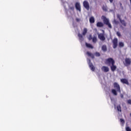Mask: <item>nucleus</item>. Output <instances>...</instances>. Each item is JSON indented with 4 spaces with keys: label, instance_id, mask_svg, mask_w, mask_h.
Instances as JSON below:
<instances>
[{
    "label": "nucleus",
    "instance_id": "nucleus-10",
    "mask_svg": "<svg viewBox=\"0 0 131 131\" xmlns=\"http://www.w3.org/2000/svg\"><path fill=\"white\" fill-rule=\"evenodd\" d=\"M101 70L102 71H103V72H108L109 68H108V67L103 66L101 68Z\"/></svg>",
    "mask_w": 131,
    "mask_h": 131
},
{
    "label": "nucleus",
    "instance_id": "nucleus-7",
    "mask_svg": "<svg viewBox=\"0 0 131 131\" xmlns=\"http://www.w3.org/2000/svg\"><path fill=\"white\" fill-rule=\"evenodd\" d=\"M121 82L122 83H124L125 84H127V85H129V83L128 82V80L125 78H122L120 79Z\"/></svg>",
    "mask_w": 131,
    "mask_h": 131
},
{
    "label": "nucleus",
    "instance_id": "nucleus-29",
    "mask_svg": "<svg viewBox=\"0 0 131 131\" xmlns=\"http://www.w3.org/2000/svg\"><path fill=\"white\" fill-rule=\"evenodd\" d=\"M95 55H96V57H100V54L99 52H96L95 53Z\"/></svg>",
    "mask_w": 131,
    "mask_h": 131
},
{
    "label": "nucleus",
    "instance_id": "nucleus-35",
    "mask_svg": "<svg viewBox=\"0 0 131 131\" xmlns=\"http://www.w3.org/2000/svg\"><path fill=\"white\" fill-rule=\"evenodd\" d=\"M120 97H121L122 99H123V94H121V95H120Z\"/></svg>",
    "mask_w": 131,
    "mask_h": 131
},
{
    "label": "nucleus",
    "instance_id": "nucleus-14",
    "mask_svg": "<svg viewBox=\"0 0 131 131\" xmlns=\"http://www.w3.org/2000/svg\"><path fill=\"white\" fill-rule=\"evenodd\" d=\"M88 56H89V57H91V58H92V59H94V58H95V56H94V54H93V53L90 52H87L86 53Z\"/></svg>",
    "mask_w": 131,
    "mask_h": 131
},
{
    "label": "nucleus",
    "instance_id": "nucleus-28",
    "mask_svg": "<svg viewBox=\"0 0 131 131\" xmlns=\"http://www.w3.org/2000/svg\"><path fill=\"white\" fill-rule=\"evenodd\" d=\"M126 131H131V128L129 126H127L126 127Z\"/></svg>",
    "mask_w": 131,
    "mask_h": 131
},
{
    "label": "nucleus",
    "instance_id": "nucleus-22",
    "mask_svg": "<svg viewBox=\"0 0 131 131\" xmlns=\"http://www.w3.org/2000/svg\"><path fill=\"white\" fill-rule=\"evenodd\" d=\"M119 46L120 47V48H123V47H124V43L122 42H119Z\"/></svg>",
    "mask_w": 131,
    "mask_h": 131
},
{
    "label": "nucleus",
    "instance_id": "nucleus-26",
    "mask_svg": "<svg viewBox=\"0 0 131 131\" xmlns=\"http://www.w3.org/2000/svg\"><path fill=\"white\" fill-rule=\"evenodd\" d=\"M120 122L122 123V124H124L125 123V121L123 120V119H120Z\"/></svg>",
    "mask_w": 131,
    "mask_h": 131
},
{
    "label": "nucleus",
    "instance_id": "nucleus-27",
    "mask_svg": "<svg viewBox=\"0 0 131 131\" xmlns=\"http://www.w3.org/2000/svg\"><path fill=\"white\" fill-rule=\"evenodd\" d=\"M117 17L119 19V21L121 20V16L120 14H117Z\"/></svg>",
    "mask_w": 131,
    "mask_h": 131
},
{
    "label": "nucleus",
    "instance_id": "nucleus-5",
    "mask_svg": "<svg viewBox=\"0 0 131 131\" xmlns=\"http://www.w3.org/2000/svg\"><path fill=\"white\" fill-rule=\"evenodd\" d=\"M131 64V59L129 58H126L125 59V63H124V64L125 66H129Z\"/></svg>",
    "mask_w": 131,
    "mask_h": 131
},
{
    "label": "nucleus",
    "instance_id": "nucleus-1",
    "mask_svg": "<svg viewBox=\"0 0 131 131\" xmlns=\"http://www.w3.org/2000/svg\"><path fill=\"white\" fill-rule=\"evenodd\" d=\"M105 64L110 66L111 71L114 72L117 68V67L115 66V60L112 58H108L105 60Z\"/></svg>",
    "mask_w": 131,
    "mask_h": 131
},
{
    "label": "nucleus",
    "instance_id": "nucleus-12",
    "mask_svg": "<svg viewBox=\"0 0 131 131\" xmlns=\"http://www.w3.org/2000/svg\"><path fill=\"white\" fill-rule=\"evenodd\" d=\"M89 67L91 69V70H92V71H95V67L94 66L93 63H89Z\"/></svg>",
    "mask_w": 131,
    "mask_h": 131
},
{
    "label": "nucleus",
    "instance_id": "nucleus-30",
    "mask_svg": "<svg viewBox=\"0 0 131 131\" xmlns=\"http://www.w3.org/2000/svg\"><path fill=\"white\" fill-rule=\"evenodd\" d=\"M127 103L131 105V100L130 99L127 100Z\"/></svg>",
    "mask_w": 131,
    "mask_h": 131
},
{
    "label": "nucleus",
    "instance_id": "nucleus-18",
    "mask_svg": "<svg viewBox=\"0 0 131 131\" xmlns=\"http://www.w3.org/2000/svg\"><path fill=\"white\" fill-rule=\"evenodd\" d=\"M85 46L87 48H89V49H94V47L92 46V45L88 43H85Z\"/></svg>",
    "mask_w": 131,
    "mask_h": 131
},
{
    "label": "nucleus",
    "instance_id": "nucleus-23",
    "mask_svg": "<svg viewBox=\"0 0 131 131\" xmlns=\"http://www.w3.org/2000/svg\"><path fill=\"white\" fill-rule=\"evenodd\" d=\"M117 109L118 111H119V112H121V106H120V105L117 106Z\"/></svg>",
    "mask_w": 131,
    "mask_h": 131
},
{
    "label": "nucleus",
    "instance_id": "nucleus-20",
    "mask_svg": "<svg viewBox=\"0 0 131 131\" xmlns=\"http://www.w3.org/2000/svg\"><path fill=\"white\" fill-rule=\"evenodd\" d=\"M102 50L103 52H106L107 51V46L106 45H103L102 47Z\"/></svg>",
    "mask_w": 131,
    "mask_h": 131
},
{
    "label": "nucleus",
    "instance_id": "nucleus-32",
    "mask_svg": "<svg viewBox=\"0 0 131 131\" xmlns=\"http://www.w3.org/2000/svg\"><path fill=\"white\" fill-rule=\"evenodd\" d=\"M76 22H79V21H80V19L77 18H76Z\"/></svg>",
    "mask_w": 131,
    "mask_h": 131
},
{
    "label": "nucleus",
    "instance_id": "nucleus-16",
    "mask_svg": "<svg viewBox=\"0 0 131 131\" xmlns=\"http://www.w3.org/2000/svg\"><path fill=\"white\" fill-rule=\"evenodd\" d=\"M86 33H88V29H86V28H84L83 29L82 34L84 36Z\"/></svg>",
    "mask_w": 131,
    "mask_h": 131
},
{
    "label": "nucleus",
    "instance_id": "nucleus-6",
    "mask_svg": "<svg viewBox=\"0 0 131 131\" xmlns=\"http://www.w3.org/2000/svg\"><path fill=\"white\" fill-rule=\"evenodd\" d=\"M83 5V7L85 8V9H86L88 11L90 10V4H89V2H88V1H84Z\"/></svg>",
    "mask_w": 131,
    "mask_h": 131
},
{
    "label": "nucleus",
    "instance_id": "nucleus-36",
    "mask_svg": "<svg viewBox=\"0 0 131 131\" xmlns=\"http://www.w3.org/2000/svg\"><path fill=\"white\" fill-rule=\"evenodd\" d=\"M109 1H110V3H113V0H109Z\"/></svg>",
    "mask_w": 131,
    "mask_h": 131
},
{
    "label": "nucleus",
    "instance_id": "nucleus-24",
    "mask_svg": "<svg viewBox=\"0 0 131 131\" xmlns=\"http://www.w3.org/2000/svg\"><path fill=\"white\" fill-rule=\"evenodd\" d=\"M92 40L93 42H97V37H94L92 38Z\"/></svg>",
    "mask_w": 131,
    "mask_h": 131
},
{
    "label": "nucleus",
    "instance_id": "nucleus-37",
    "mask_svg": "<svg viewBox=\"0 0 131 131\" xmlns=\"http://www.w3.org/2000/svg\"><path fill=\"white\" fill-rule=\"evenodd\" d=\"M130 116L131 117V113H130Z\"/></svg>",
    "mask_w": 131,
    "mask_h": 131
},
{
    "label": "nucleus",
    "instance_id": "nucleus-17",
    "mask_svg": "<svg viewBox=\"0 0 131 131\" xmlns=\"http://www.w3.org/2000/svg\"><path fill=\"white\" fill-rule=\"evenodd\" d=\"M89 21L90 23H95V17L92 16L90 18Z\"/></svg>",
    "mask_w": 131,
    "mask_h": 131
},
{
    "label": "nucleus",
    "instance_id": "nucleus-2",
    "mask_svg": "<svg viewBox=\"0 0 131 131\" xmlns=\"http://www.w3.org/2000/svg\"><path fill=\"white\" fill-rule=\"evenodd\" d=\"M102 18L103 23L105 24V25H107L108 28H110L111 29L112 28V25H111V24H110L109 19H108V18H106L104 16H102Z\"/></svg>",
    "mask_w": 131,
    "mask_h": 131
},
{
    "label": "nucleus",
    "instance_id": "nucleus-21",
    "mask_svg": "<svg viewBox=\"0 0 131 131\" xmlns=\"http://www.w3.org/2000/svg\"><path fill=\"white\" fill-rule=\"evenodd\" d=\"M112 93L114 95V96H117V92L115 89L112 90Z\"/></svg>",
    "mask_w": 131,
    "mask_h": 131
},
{
    "label": "nucleus",
    "instance_id": "nucleus-25",
    "mask_svg": "<svg viewBox=\"0 0 131 131\" xmlns=\"http://www.w3.org/2000/svg\"><path fill=\"white\" fill-rule=\"evenodd\" d=\"M116 34L118 37H121V34L119 32H117Z\"/></svg>",
    "mask_w": 131,
    "mask_h": 131
},
{
    "label": "nucleus",
    "instance_id": "nucleus-9",
    "mask_svg": "<svg viewBox=\"0 0 131 131\" xmlns=\"http://www.w3.org/2000/svg\"><path fill=\"white\" fill-rule=\"evenodd\" d=\"M98 38H99L100 40H102V41H104V40L106 39L105 36H104V34L102 33L98 34Z\"/></svg>",
    "mask_w": 131,
    "mask_h": 131
},
{
    "label": "nucleus",
    "instance_id": "nucleus-34",
    "mask_svg": "<svg viewBox=\"0 0 131 131\" xmlns=\"http://www.w3.org/2000/svg\"><path fill=\"white\" fill-rule=\"evenodd\" d=\"M114 22H115V24H118V21H116V20H114Z\"/></svg>",
    "mask_w": 131,
    "mask_h": 131
},
{
    "label": "nucleus",
    "instance_id": "nucleus-19",
    "mask_svg": "<svg viewBox=\"0 0 131 131\" xmlns=\"http://www.w3.org/2000/svg\"><path fill=\"white\" fill-rule=\"evenodd\" d=\"M102 9L103 11L104 12H107L108 11V9L107 8V6L106 5H103L102 7Z\"/></svg>",
    "mask_w": 131,
    "mask_h": 131
},
{
    "label": "nucleus",
    "instance_id": "nucleus-8",
    "mask_svg": "<svg viewBox=\"0 0 131 131\" xmlns=\"http://www.w3.org/2000/svg\"><path fill=\"white\" fill-rule=\"evenodd\" d=\"M75 8L77 11H79V12H81V8L80 7V4H79V3H78V2L76 3Z\"/></svg>",
    "mask_w": 131,
    "mask_h": 131
},
{
    "label": "nucleus",
    "instance_id": "nucleus-33",
    "mask_svg": "<svg viewBox=\"0 0 131 131\" xmlns=\"http://www.w3.org/2000/svg\"><path fill=\"white\" fill-rule=\"evenodd\" d=\"M93 38L92 37V35H90V36H89V40H91V39H92Z\"/></svg>",
    "mask_w": 131,
    "mask_h": 131
},
{
    "label": "nucleus",
    "instance_id": "nucleus-13",
    "mask_svg": "<svg viewBox=\"0 0 131 131\" xmlns=\"http://www.w3.org/2000/svg\"><path fill=\"white\" fill-rule=\"evenodd\" d=\"M78 36L79 37V40L81 41H83V37H82V35H81L80 33L78 34Z\"/></svg>",
    "mask_w": 131,
    "mask_h": 131
},
{
    "label": "nucleus",
    "instance_id": "nucleus-4",
    "mask_svg": "<svg viewBox=\"0 0 131 131\" xmlns=\"http://www.w3.org/2000/svg\"><path fill=\"white\" fill-rule=\"evenodd\" d=\"M114 88L116 89L117 92H118L119 93H120L121 92V91L120 90V86L119 85V84L117 82H115L114 83Z\"/></svg>",
    "mask_w": 131,
    "mask_h": 131
},
{
    "label": "nucleus",
    "instance_id": "nucleus-11",
    "mask_svg": "<svg viewBox=\"0 0 131 131\" xmlns=\"http://www.w3.org/2000/svg\"><path fill=\"white\" fill-rule=\"evenodd\" d=\"M97 27H104V24L101 21H98L96 24Z\"/></svg>",
    "mask_w": 131,
    "mask_h": 131
},
{
    "label": "nucleus",
    "instance_id": "nucleus-3",
    "mask_svg": "<svg viewBox=\"0 0 131 131\" xmlns=\"http://www.w3.org/2000/svg\"><path fill=\"white\" fill-rule=\"evenodd\" d=\"M118 46V39L117 38H115L113 40V49H116Z\"/></svg>",
    "mask_w": 131,
    "mask_h": 131
},
{
    "label": "nucleus",
    "instance_id": "nucleus-31",
    "mask_svg": "<svg viewBox=\"0 0 131 131\" xmlns=\"http://www.w3.org/2000/svg\"><path fill=\"white\" fill-rule=\"evenodd\" d=\"M70 10H72V11H74V7H70Z\"/></svg>",
    "mask_w": 131,
    "mask_h": 131
},
{
    "label": "nucleus",
    "instance_id": "nucleus-15",
    "mask_svg": "<svg viewBox=\"0 0 131 131\" xmlns=\"http://www.w3.org/2000/svg\"><path fill=\"white\" fill-rule=\"evenodd\" d=\"M120 22L122 24V25H123V26H124L125 27V26H126V22H125V20L121 19V20H120Z\"/></svg>",
    "mask_w": 131,
    "mask_h": 131
}]
</instances>
